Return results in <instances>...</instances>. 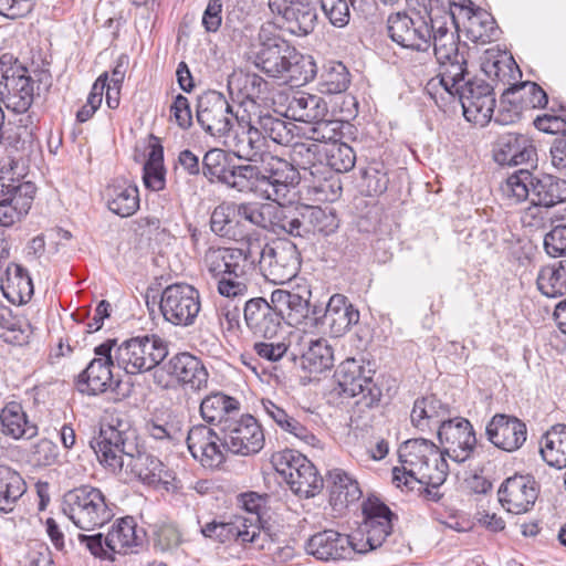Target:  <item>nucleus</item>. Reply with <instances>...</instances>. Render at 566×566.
Returning <instances> with one entry per match:
<instances>
[{
    "instance_id": "052dcab7",
    "label": "nucleus",
    "mask_w": 566,
    "mask_h": 566,
    "mask_svg": "<svg viewBox=\"0 0 566 566\" xmlns=\"http://www.w3.org/2000/svg\"><path fill=\"white\" fill-rule=\"evenodd\" d=\"M326 164L332 172H347L352 170L356 163L354 149L345 143H333L325 148Z\"/></svg>"
},
{
    "instance_id": "72a5a7b5",
    "label": "nucleus",
    "mask_w": 566,
    "mask_h": 566,
    "mask_svg": "<svg viewBox=\"0 0 566 566\" xmlns=\"http://www.w3.org/2000/svg\"><path fill=\"white\" fill-rule=\"evenodd\" d=\"M324 318L334 337H339L359 322V312L343 294L331 296L324 313Z\"/></svg>"
},
{
    "instance_id": "6e6d98bb",
    "label": "nucleus",
    "mask_w": 566,
    "mask_h": 566,
    "mask_svg": "<svg viewBox=\"0 0 566 566\" xmlns=\"http://www.w3.org/2000/svg\"><path fill=\"white\" fill-rule=\"evenodd\" d=\"M319 146L315 143H295L291 149V164L303 170L304 174L317 175L321 174L319 169H324V164L317 160Z\"/></svg>"
},
{
    "instance_id": "f3484780",
    "label": "nucleus",
    "mask_w": 566,
    "mask_h": 566,
    "mask_svg": "<svg viewBox=\"0 0 566 566\" xmlns=\"http://www.w3.org/2000/svg\"><path fill=\"white\" fill-rule=\"evenodd\" d=\"M201 534L219 543L237 542L241 545L251 544L258 549H263L268 534L256 526L255 520L247 524L243 516H234L229 522L211 521L201 526Z\"/></svg>"
},
{
    "instance_id": "b1692460",
    "label": "nucleus",
    "mask_w": 566,
    "mask_h": 566,
    "mask_svg": "<svg viewBox=\"0 0 566 566\" xmlns=\"http://www.w3.org/2000/svg\"><path fill=\"white\" fill-rule=\"evenodd\" d=\"M164 370L175 377L178 382L193 391L208 387L209 373L198 357L184 352L174 355L163 366Z\"/></svg>"
},
{
    "instance_id": "a18cd8bd",
    "label": "nucleus",
    "mask_w": 566,
    "mask_h": 566,
    "mask_svg": "<svg viewBox=\"0 0 566 566\" xmlns=\"http://www.w3.org/2000/svg\"><path fill=\"white\" fill-rule=\"evenodd\" d=\"M301 462L297 471L286 483L296 495L308 499L323 488V479L310 460Z\"/></svg>"
},
{
    "instance_id": "412c9836",
    "label": "nucleus",
    "mask_w": 566,
    "mask_h": 566,
    "mask_svg": "<svg viewBox=\"0 0 566 566\" xmlns=\"http://www.w3.org/2000/svg\"><path fill=\"white\" fill-rule=\"evenodd\" d=\"M268 8L283 20L286 30L294 35H308L317 24V10L313 0H269Z\"/></svg>"
},
{
    "instance_id": "864d4df0",
    "label": "nucleus",
    "mask_w": 566,
    "mask_h": 566,
    "mask_svg": "<svg viewBox=\"0 0 566 566\" xmlns=\"http://www.w3.org/2000/svg\"><path fill=\"white\" fill-rule=\"evenodd\" d=\"M482 70L492 82L509 85L507 87L517 85L515 80L517 75L521 76V71L514 59L506 54L495 60L488 59L483 62Z\"/></svg>"
},
{
    "instance_id": "69168bd1",
    "label": "nucleus",
    "mask_w": 566,
    "mask_h": 566,
    "mask_svg": "<svg viewBox=\"0 0 566 566\" xmlns=\"http://www.w3.org/2000/svg\"><path fill=\"white\" fill-rule=\"evenodd\" d=\"M301 460L307 461L308 459L297 451L285 449L272 455L271 462L275 471L287 482L293 474L297 471Z\"/></svg>"
},
{
    "instance_id": "aec40b11",
    "label": "nucleus",
    "mask_w": 566,
    "mask_h": 566,
    "mask_svg": "<svg viewBox=\"0 0 566 566\" xmlns=\"http://www.w3.org/2000/svg\"><path fill=\"white\" fill-rule=\"evenodd\" d=\"M20 64L2 69L0 78V98L8 109L21 114L33 103V81Z\"/></svg>"
},
{
    "instance_id": "39448f33",
    "label": "nucleus",
    "mask_w": 566,
    "mask_h": 566,
    "mask_svg": "<svg viewBox=\"0 0 566 566\" xmlns=\"http://www.w3.org/2000/svg\"><path fill=\"white\" fill-rule=\"evenodd\" d=\"M65 516L80 530L94 531L114 517L113 505L104 493L94 486L82 485L66 492L62 501Z\"/></svg>"
},
{
    "instance_id": "c85d7f7f",
    "label": "nucleus",
    "mask_w": 566,
    "mask_h": 566,
    "mask_svg": "<svg viewBox=\"0 0 566 566\" xmlns=\"http://www.w3.org/2000/svg\"><path fill=\"white\" fill-rule=\"evenodd\" d=\"M311 290L307 285H298L296 290H275L271 293V302L282 319L290 325H297L308 315Z\"/></svg>"
},
{
    "instance_id": "9b49d317",
    "label": "nucleus",
    "mask_w": 566,
    "mask_h": 566,
    "mask_svg": "<svg viewBox=\"0 0 566 566\" xmlns=\"http://www.w3.org/2000/svg\"><path fill=\"white\" fill-rule=\"evenodd\" d=\"M256 249H251L250 235L241 240L235 248H209L203 262L209 274L214 279L238 276L244 272L255 271Z\"/></svg>"
},
{
    "instance_id": "473e14b6",
    "label": "nucleus",
    "mask_w": 566,
    "mask_h": 566,
    "mask_svg": "<svg viewBox=\"0 0 566 566\" xmlns=\"http://www.w3.org/2000/svg\"><path fill=\"white\" fill-rule=\"evenodd\" d=\"M240 402L234 397L221 391H214L206 396L200 403L202 419L216 426V431L223 428L224 421H231L239 416Z\"/></svg>"
},
{
    "instance_id": "c756f323",
    "label": "nucleus",
    "mask_w": 566,
    "mask_h": 566,
    "mask_svg": "<svg viewBox=\"0 0 566 566\" xmlns=\"http://www.w3.org/2000/svg\"><path fill=\"white\" fill-rule=\"evenodd\" d=\"M536 149L524 135L507 133L502 135L494 149V160L502 166H517L534 160Z\"/></svg>"
},
{
    "instance_id": "338daca9",
    "label": "nucleus",
    "mask_w": 566,
    "mask_h": 566,
    "mask_svg": "<svg viewBox=\"0 0 566 566\" xmlns=\"http://www.w3.org/2000/svg\"><path fill=\"white\" fill-rule=\"evenodd\" d=\"M270 205H258V203H240L235 208L232 209V216L237 217V221L240 223L242 221L249 222L252 226H256L263 229H266L268 226V214Z\"/></svg>"
},
{
    "instance_id": "49530a36",
    "label": "nucleus",
    "mask_w": 566,
    "mask_h": 566,
    "mask_svg": "<svg viewBox=\"0 0 566 566\" xmlns=\"http://www.w3.org/2000/svg\"><path fill=\"white\" fill-rule=\"evenodd\" d=\"M536 284L538 291L547 297L566 294V259L539 270Z\"/></svg>"
},
{
    "instance_id": "20e7f679",
    "label": "nucleus",
    "mask_w": 566,
    "mask_h": 566,
    "mask_svg": "<svg viewBox=\"0 0 566 566\" xmlns=\"http://www.w3.org/2000/svg\"><path fill=\"white\" fill-rule=\"evenodd\" d=\"M440 84L451 96H457L468 122L486 125L495 108L494 87L485 80L471 75L467 61L457 51V59L443 63L438 74Z\"/></svg>"
},
{
    "instance_id": "9d476101",
    "label": "nucleus",
    "mask_w": 566,
    "mask_h": 566,
    "mask_svg": "<svg viewBox=\"0 0 566 566\" xmlns=\"http://www.w3.org/2000/svg\"><path fill=\"white\" fill-rule=\"evenodd\" d=\"M364 522L356 536L354 551L367 553L380 547L392 531L395 514L377 497H368L361 505Z\"/></svg>"
},
{
    "instance_id": "8fccbe9b",
    "label": "nucleus",
    "mask_w": 566,
    "mask_h": 566,
    "mask_svg": "<svg viewBox=\"0 0 566 566\" xmlns=\"http://www.w3.org/2000/svg\"><path fill=\"white\" fill-rule=\"evenodd\" d=\"M266 229L279 233L285 232L294 237H302L301 209L292 210L283 206H269Z\"/></svg>"
},
{
    "instance_id": "f8f14e48",
    "label": "nucleus",
    "mask_w": 566,
    "mask_h": 566,
    "mask_svg": "<svg viewBox=\"0 0 566 566\" xmlns=\"http://www.w3.org/2000/svg\"><path fill=\"white\" fill-rule=\"evenodd\" d=\"M159 308L165 321L176 326H190L201 310L200 293L187 283L170 284L161 293Z\"/></svg>"
},
{
    "instance_id": "bb28decb",
    "label": "nucleus",
    "mask_w": 566,
    "mask_h": 566,
    "mask_svg": "<svg viewBox=\"0 0 566 566\" xmlns=\"http://www.w3.org/2000/svg\"><path fill=\"white\" fill-rule=\"evenodd\" d=\"M356 536L325 530L313 535L306 544V551L321 560H338L347 558L354 551Z\"/></svg>"
},
{
    "instance_id": "ddd939ff",
    "label": "nucleus",
    "mask_w": 566,
    "mask_h": 566,
    "mask_svg": "<svg viewBox=\"0 0 566 566\" xmlns=\"http://www.w3.org/2000/svg\"><path fill=\"white\" fill-rule=\"evenodd\" d=\"M262 166L259 168V192L268 200L279 202L285 199L290 189L301 179V172L290 161L266 154L261 157Z\"/></svg>"
},
{
    "instance_id": "a19ab883",
    "label": "nucleus",
    "mask_w": 566,
    "mask_h": 566,
    "mask_svg": "<svg viewBox=\"0 0 566 566\" xmlns=\"http://www.w3.org/2000/svg\"><path fill=\"white\" fill-rule=\"evenodd\" d=\"M328 113L327 103L323 97L308 93H297L289 101L286 114L297 122L311 124L322 119Z\"/></svg>"
},
{
    "instance_id": "ea45409f",
    "label": "nucleus",
    "mask_w": 566,
    "mask_h": 566,
    "mask_svg": "<svg viewBox=\"0 0 566 566\" xmlns=\"http://www.w3.org/2000/svg\"><path fill=\"white\" fill-rule=\"evenodd\" d=\"M539 454L544 462L557 469L566 468V424L552 426L539 439Z\"/></svg>"
},
{
    "instance_id": "a878e982",
    "label": "nucleus",
    "mask_w": 566,
    "mask_h": 566,
    "mask_svg": "<svg viewBox=\"0 0 566 566\" xmlns=\"http://www.w3.org/2000/svg\"><path fill=\"white\" fill-rule=\"evenodd\" d=\"M243 318L247 327L258 337L272 338L281 328V316L275 306L263 297L244 303Z\"/></svg>"
},
{
    "instance_id": "dca6fc26",
    "label": "nucleus",
    "mask_w": 566,
    "mask_h": 566,
    "mask_svg": "<svg viewBox=\"0 0 566 566\" xmlns=\"http://www.w3.org/2000/svg\"><path fill=\"white\" fill-rule=\"evenodd\" d=\"M196 116L198 124L211 136H224L233 126V109L218 91H207L198 96Z\"/></svg>"
},
{
    "instance_id": "de8ad7c7",
    "label": "nucleus",
    "mask_w": 566,
    "mask_h": 566,
    "mask_svg": "<svg viewBox=\"0 0 566 566\" xmlns=\"http://www.w3.org/2000/svg\"><path fill=\"white\" fill-rule=\"evenodd\" d=\"M289 57L290 62L282 78L284 83L292 86H302L315 77L317 66L313 56L304 55L294 48Z\"/></svg>"
},
{
    "instance_id": "e2e57ef3",
    "label": "nucleus",
    "mask_w": 566,
    "mask_h": 566,
    "mask_svg": "<svg viewBox=\"0 0 566 566\" xmlns=\"http://www.w3.org/2000/svg\"><path fill=\"white\" fill-rule=\"evenodd\" d=\"M321 174L312 175L311 187L313 191L325 201H334L342 193L339 179L324 165Z\"/></svg>"
},
{
    "instance_id": "e433bc0d",
    "label": "nucleus",
    "mask_w": 566,
    "mask_h": 566,
    "mask_svg": "<svg viewBox=\"0 0 566 566\" xmlns=\"http://www.w3.org/2000/svg\"><path fill=\"white\" fill-rule=\"evenodd\" d=\"M108 209L122 217L133 216L139 209V192L137 186L127 180H117L106 189Z\"/></svg>"
},
{
    "instance_id": "a211bd4d",
    "label": "nucleus",
    "mask_w": 566,
    "mask_h": 566,
    "mask_svg": "<svg viewBox=\"0 0 566 566\" xmlns=\"http://www.w3.org/2000/svg\"><path fill=\"white\" fill-rule=\"evenodd\" d=\"M115 345L116 339H107L95 347L94 353L97 357L92 359L77 376L76 387L81 394L97 396L104 394L111 387L113 381L111 367L116 366L112 354Z\"/></svg>"
},
{
    "instance_id": "37998d69",
    "label": "nucleus",
    "mask_w": 566,
    "mask_h": 566,
    "mask_svg": "<svg viewBox=\"0 0 566 566\" xmlns=\"http://www.w3.org/2000/svg\"><path fill=\"white\" fill-rule=\"evenodd\" d=\"M461 9L468 10L467 31L471 39L481 43L491 42L497 36L494 19L483 10L473 11L471 0H462Z\"/></svg>"
},
{
    "instance_id": "f704fd0d",
    "label": "nucleus",
    "mask_w": 566,
    "mask_h": 566,
    "mask_svg": "<svg viewBox=\"0 0 566 566\" xmlns=\"http://www.w3.org/2000/svg\"><path fill=\"white\" fill-rule=\"evenodd\" d=\"M144 532L137 531V524L132 516L118 520L105 536V546L114 554H127L142 545Z\"/></svg>"
},
{
    "instance_id": "f257e3e1",
    "label": "nucleus",
    "mask_w": 566,
    "mask_h": 566,
    "mask_svg": "<svg viewBox=\"0 0 566 566\" xmlns=\"http://www.w3.org/2000/svg\"><path fill=\"white\" fill-rule=\"evenodd\" d=\"M91 447L101 464L112 473L125 470L150 486L168 484L171 479L170 471L158 458L140 450L136 430L120 416L111 417L91 441Z\"/></svg>"
},
{
    "instance_id": "6e6552de",
    "label": "nucleus",
    "mask_w": 566,
    "mask_h": 566,
    "mask_svg": "<svg viewBox=\"0 0 566 566\" xmlns=\"http://www.w3.org/2000/svg\"><path fill=\"white\" fill-rule=\"evenodd\" d=\"M168 355V344L158 335L132 337L114 352L115 365L126 374L137 375L157 367Z\"/></svg>"
},
{
    "instance_id": "79ce46f5",
    "label": "nucleus",
    "mask_w": 566,
    "mask_h": 566,
    "mask_svg": "<svg viewBox=\"0 0 566 566\" xmlns=\"http://www.w3.org/2000/svg\"><path fill=\"white\" fill-rule=\"evenodd\" d=\"M302 352V366L311 374L323 373L334 365V350L325 338H308Z\"/></svg>"
},
{
    "instance_id": "f03ea898",
    "label": "nucleus",
    "mask_w": 566,
    "mask_h": 566,
    "mask_svg": "<svg viewBox=\"0 0 566 566\" xmlns=\"http://www.w3.org/2000/svg\"><path fill=\"white\" fill-rule=\"evenodd\" d=\"M388 36L398 45L417 52H428L431 48L439 65L457 59L459 35L453 13L438 11L422 15L395 12L387 18Z\"/></svg>"
},
{
    "instance_id": "603ef678",
    "label": "nucleus",
    "mask_w": 566,
    "mask_h": 566,
    "mask_svg": "<svg viewBox=\"0 0 566 566\" xmlns=\"http://www.w3.org/2000/svg\"><path fill=\"white\" fill-rule=\"evenodd\" d=\"M256 115V128L262 133L264 142L266 138L280 145H287L293 139L289 123L274 116L269 111H259Z\"/></svg>"
},
{
    "instance_id": "58836bf2",
    "label": "nucleus",
    "mask_w": 566,
    "mask_h": 566,
    "mask_svg": "<svg viewBox=\"0 0 566 566\" xmlns=\"http://www.w3.org/2000/svg\"><path fill=\"white\" fill-rule=\"evenodd\" d=\"M531 199L547 208L566 202V179L551 174L534 175Z\"/></svg>"
},
{
    "instance_id": "6ab92c4d",
    "label": "nucleus",
    "mask_w": 566,
    "mask_h": 566,
    "mask_svg": "<svg viewBox=\"0 0 566 566\" xmlns=\"http://www.w3.org/2000/svg\"><path fill=\"white\" fill-rule=\"evenodd\" d=\"M438 438L443 447L442 455L457 463L467 461L476 444L472 424L461 417L442 421L438 429Z\"/></svg>"
},
{
    "instance_id": "774afa93",
    "label": "nucleus",
    "mask_w": 566,
    "mask_h": 566,
    "mask_svg": "<svg viewBox=\"0 0 566 566\" xmlns=\"http://www.w3.org/2000/svg\"><path fill=\"white\" fill-rule=\"evenodd\" d=\"M254 272H244L241 276H224L218 280L217 290L221 296L227 298H241L247 296L249 283Z\"/></svg>"
},
{
    "instance_id": "c9c22d12",
    "label": "nucleus",
    "mask_w": 566,
    "mask_h": 566,
    "mask_svg": "<svg viewBox=\"0 0 566 566\" xmlns=\"http://www.w3.org/2000/svg\"><path fill=\"white\" fill-rule=\"evenodd\" d=\"M0 289L10 303L19 305L28 303L34 293L28 271L15 263L8 264L6 277L0 281Z\"/></svg>"
},
{
    "instance_id": "c03bdc74",
    "label": "nucleus",
    "mask_w": 566,
    "mask_h": 566,
    "mask_svg": "<svg viewBox=\"0 0 566 566\" xmlns=\"http://www.w3.org/2000/svg\"><path fill=\"white\" fill-rule=\"evenodd\" d=\"M449 408L442 403L436 396L417 399L411 410V422L415 427L423 429L430 423L441 424L447 421Z\"/></svg>"
},
{
    "instance_id": "0eeeda50",
    "label": "nucleus",
    "mask_w": 566,
    "mask_h": 566,
    "mask_svg": "<svg viewBox=\"0 0 566 566\" xmlns=\"http://www.w3.org/2000/svg\"><path fill=\"white\" fill-rule=\"evenodd\" d=\"M405 470L419 476L420 484L438 489L447 479L448 463L438 447L427 439H411L399 448Z\"/></svg>"
},
{
    "instance_id": "4468645a",
    "label": "nucleus",
    "mask_w": 566,
    "mask_h": 566,
    "mask_svg": "<svg viewBox=\"0 0 566 566\" xmlns=\"http://www.w3.org/2000/svg\"><path fill=\"white\" fill-rule=\"evenodd\" d=\"M548 103L546 92L535 82H521L503 90L495 122L515 123L524 109L544 108Z\"/></svg>"
},
{
    "instance_id": "4be33fe9",
    "label": "nucleus",
    "mask_w": 566,
    "mask_h": 566,
    "mask_svg": "<svg viewBox=\"0 0 566 566\" xmlns=\"http://www.w3.org/2000/svg\"><path fill=\"white\" fill-rule=\"evenodd\" d=\"M539 486L531 475L515 474L501 484L497 495L501 505L513 514L531 511L538 497Z\"/></svg>"
},
{
    "instance_id": "09e8293b",
    "label": "nucleus",
    "mask_w": 566,
    "mask_h": 566,
    "mask_svg": "<svg viewBox=\"0 0 566 566\" xmlns=\"http://www.w3.org/2000/svg\"><path fill=\"white\" fill-rule=\"evenodd\" d=\"M24 492L25 483L21 475L7 465H0V511L11 512Z\"/></svg>"
},
{
    "instance_id": "4d7b16f0",
    "label": "nucleus",
    "mask_w": 566,
    "mask_h": 566,
    "mask_svg": "<svg viewBox=\"0 0 566 566\" xmlns=\"http://www.w3.org/2000/svg\"><path fill=\"white\" fill-rule=\"evenodd\" d=\"M350 83V75L342 62H329L319 78V92L323 94H339L345 92Z\"/></svg>"
},
{
    "instance_id": "4c0bfd02",
    "label": "nucleus",
    "mask_w": 566,
    "mask_h": 566,
    "mask_svg": "<svg viewBox=\"0 0 566 566\" xmlns=\"http://www.w3.org/2000/svg\"><path fill=\"white\" fill-rule=\"evenodd\" d=\"M302 237L321 234L327 237L339 227V220L333 209L305 206L301 209Z\"/></svg>"
},
{
    "instance_id": "680f3d73",
    "label": "nucleus",
    "mask_w": 566,
    "mask_h": 566,
    "mask_svg": "<svg viewBox=\"0 0 566 566\" xmlns=\"http://www.w3.org/2000/svg\"><path fill=\"white\" fill-rule=\"evenodd\" d=\"M344 123L338 119H322L313 120L305 135L308 139L317 143H336L342 137V128Z\"/></svg>"
},
{
    "instance_id": "2f4dec72",
    "label": "nucleus",
    "mask_w": 566,
    "mask_h": 566,
    "mask_svg": "<svg viewBox=\"0 0 566 566\" xmlns=\"http://www.w3.org/2000/svg\"><path fill=\"white\" fill-rule=\"evenodd\" d=\"M0 431L13 440H31L38 436L39 429L29 420L20 402L9 401L0 410Z\"/></svg>"
},
{
    "instance_id": "423d86ee",
    "label": "nucleus",
    "mask_w": 566,
    "mask_h": 566,
    "mask_svg": "<svg viewBox=\"0 0 566 566\" xmlns=\"http://www.w3.org/2000/svg\"><path fill=\"white\" fill-rule=\"evenodd\" d=\"M251 249H256L255 266L266 281L284 284L294 279L301 269V254L295 243L286 239H276L263 243L259 238L250 235Z\"/></svg>"
},
{
    "instance_id": "0e129e2a",
    "label": "nucleus",
    "mask_w": 566,
    "mask_h": 566,
    "mask_svg": "<svg viewBox=\"0 0 566 566\" xmlns=\"http://www.w3.org/2000/svg\"><path fill=\"white\" fill-rule=\"evenodd\" d=\"M543 245L551 258L566 255V216L557 219V223L545 234Z\"/></svg>"
},
{
    "instance_id": "393cba45",
    "label": "nucleus",
    "mask_w": 566,
    "mask_h": 566,
    "mask_svg": "<svg viewBox=\"0 0 566 566\" xmlns=\"http://www.w3.org/2000/svg\"><path fill=\"white\" fill-rule=\"evenodd\" d=\"M228 90L237 96L240 108H260L270 98L271 86L256 73H233L228 78Z\"/></svg>"
},
{
    "instance_id": "13d9d810",
    "label": "nucleus",
    "mask_w": 566,
    "mask_h": 566,
    "mask_svg": "<svg viewBox=\"0 0 566 566\" xmlns=\"http://www.w3.org/2000/svg\"><path fill=\"white\" fill-rule=\"evenodd\" d=\"M534 174L527 169H520L507 177L501 186L503 196L511 203H520L531 197V188H533Z\"/></svg>"
},
{
    "instance_id": "1a4fd4ad",
    "label": "nucleus",
    "mask_w": 566,
    "mask_h": 566,
    "mask_svg": "<svg viewBox=\"0 0 566 566\" xmlns=\"http://www.w3.org/2000/svg\"><path fill=\"white\" fill-rule=\"evenodd\" d=\"M374 369L370 364L356 358H347L335 371V379L342 392L348 397L360 399L358 405L370 408L381 398V389L374 381Z\"/></svg>"
},
{
    "instance_id": "bf43d9fd",
    "label": "nucleus",
    "mask_w": 566,
    "mask_h": 566,
    "mask_svg": "<svg viewBox=\"0 0 566 566\" xmlns=\"http://www.w3.org/2000/svg\"><path fill=\"white\" fill-rule=\"evenodd\" d=\"M223 185L238 191L259 192V167L254 165H235L232 163Z\"/></svg>"
},
{
    "instance_id": "cd10ccee",
    "label": "nucleus",
    "mask_w": 566,
    "mask_h": 566,
    "mask_svg": "<svg viewBox=\"0 0 566 566\" xmlns=\"http://www.w3.org/2000/svg\"><path fill=\"white\" fill-rule=\"evenodd\" d=\"M293 50L280 38L268 39L255 52L253 63L270 77L282 80Z\"/></svg>"
},
{
    "instance_id": "3c124183",
    "label": "nucleus",
    "mask_w": 566,
    "mask_h": 566,
    "mask_svg": "<svg viewBox=\"0 0 566 566\" xmlns=\"http://www.w3.org/2000/svg\"><path fill=\"white\" fill-rule=\"evenodd\" d=\"M235 155L249 161H261L268 153H264L265 142L256 126H250L235 135Z\"/></svg>"
},
{
    "instance_id": "2eb2a0df",
    "label": "nucleus",
    "mask_w": 566,
    "mask_h": 566,
    "mask_svg": "<svg viewBox=\"0 0 566 566\" xmlns=\"http://www.w3.org/2000/svg\"><path fill=\"white\" fill-rule=\"evenodd\" d=\"M31 181H21L8 176L0 178V226L11 227L29 213L35 195Z\"/></svg>"
},
{
    "instance_id": "7ed1b4c3",
    "label": "nucleus",
    "mask_w": 566,
    "mask_h": 566,
    "mask_svg": "<svg viewBox=\"0 0 566 566\" xmlns=\"http://www.w3.org/2000/svg\"><path fill=\"white\" fill-rule=\"evenodd\" d=\"M264 433L256 419L250 415L224 421L220 431L206 426H193L187 436L191 455L210 469L219 468L224 461V452L251 455L264 447Z\"/></svg>"
},
{
    "instance_id": "5fc2aeb1",
    "label": "nucleus",
    "mask_w": 566,
    "mask_h": 566,
    "mask_svg": "<svg viewBox=\"0 0 566 566\" xmlns=\"http://www.w3.org/2000/svg\"><path fill=\"white\" fill-rule=\"evenodd\" d=\"M232 163V157L224 150L212 148L202 158V175L209 182L224 184Z\"/></svg>"
},
{
    "instance_id": "5701e85b",
    "label": "nucleus",
    "mask_w": 566,
    "mask_h": 566,
    "mask_svg": "<svg viewBox=\"0 0 566 566\" xmlns=\"http://www.w3.org/2000/svg\"><path fill=\"white\" fill-rule=\"evenodd\" d=\"M488 440L497 449L514 452L525 443L526 424L515 416L494 415L485 427Z\"/></svg>"
},
{
    "instance_id": "7c9ffc66",
    "label": "nucleus",
    "mask_w": 566,
    "mask_h": 566,
    "mask_svg": "<svg viewBox=\"0 0 566 566\" xmlns=\"http://www.w3.org/2000/svg\"><path fill=\"white\" fill-rule=\"evenodd\" d=\"M329 503L333 510L342 513L349 505L358 502L363 491L358 481L343 469H333L328 472Z\"/></svg>"
}]
</instances>
